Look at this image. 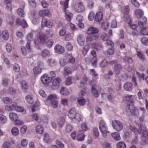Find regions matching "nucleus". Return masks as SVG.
<instances>
[{
  "label": "nucleus",
  "instance_id": "1",
  "mask_svg": "<svg viewBox=\"0 0 148 148\" xmlns=\"http://www.w3.org/2000/svg\"><path fill=\"white\" fill-rule=\"evenodd\" d=\"M110 63L112 65L114 66V71L116 75H119L122 69L121 65L119 64L116 60L110 61Z\"/></svg>",
  "mask_w": 148,
  "mask_h": 148
},
{
  "label": "nucleus",
  "instance_id": "2",
  "mask_svg": "<svg viewBox=\"0 0 148 148\" xmlns=\"http://www.w3.org/2000/svg\"><path fill=\"white\" fill-rule=\"evenodd\" d=\"M57 97L55 95H50L46 99L47 101H49L52 107L54 108H56L58 106V101L57 100Z\"/></svg>",
  "mask_w": 148,
  "mask_h": 148
},
{
  "label": "nucleus",
  "instance_id": "3",
  "mask_svg": "<svg viewBox=\"0 0 148 148\" xmlns=\"http://www.w3.org/2000/svg\"><path fill=\"white\" fill-rule=\"evenodd\" d=\"M99 129L103 136H106L107 134L109 133L108 131L107 126L105 122L103 120L100 121L99 124Z\"/></svg>",
  "mask_w": 148,
  "mask_h": 148
},
{
  "label": "nucleus",
  "instance_id": "4",
  "mask_svg": "<svg viewBox=\"0 0 148 148\" xmlns=\"http://www.w3.org/2000/svg\"><path fill=\"white\" fill-rule=\"evenodd\" d=\"M112 125L113 128L117 132H119L123 129V125L122 123L119 121L113 120L112 121Z\"/></svg>",
  "mask_w": 148,
  "mask_h": 148
},
{
  "label": "nucleus",
  "instance_id": "5",
  "mask_svg": "<svg viewBox=\"0 0 148 148\" xmlns=\"http://www.w3.org/2000/svg\"><path fill=\"white\" fill-rule=\"evenodd\" d=\"M74 9L76 12L80 13L85 11V7L82 3L80 2L75 5Z\"/></svg>",
  "mask_w": 148,
  "mask_h": 148
},
{
  "label": "nucleus",
  "instance_id": "6",
  "mask_svg": "<svg viewBox=\"0 0 148 148\" xmlns=\"http://www.w3.org/2000/svg\"><path fill=\"white\" fill-rule=\"evenodd\" d=\"M126 111L128 114L134 113L135 111V107L134 105V101H132L130 104L128 105L126 108Z\"/></svg>",
  "mask_w": 148,
  "mask_h": 148
},
{
  "label": "nucleus",
  "instance_id": "7",
  "mask_svg": "<svg viewBox=\"0 0 148 148\" xmlns=\"http://www.w3.org/2000/svg\"><path fill=\"white\" fill-rule=\"evenodd\" d=\"M99 32V29L93 27H89L86 31L87 34L89 35L95 34L98 33Z\"/></svg>",
  "mask_w": 148,
  "mask_h": 148
},
{
  "label": "nucleus",
  "instance_id": "8",
  "mask_svg": "<svg viewBox=\"0 0 148 148\" xmlns=\"http://www.w3.org/2000/svg\"><path fill=\"white\" fill-rule=\"evenodd\" d=\"M60 77H57L53 79L52 84V88L53 89H56L60 85L61 81Z\"/></svg>",
  "mask_w": 148,
  "mask_h": 148
},
{
  "label": "nucleus",
  "instance_id": "9",
  "mask_svg": "<svg viewBox=\"0 0 148 148\" xmlns=\"http://www.w3.org/2000/svg\"><path fill=\"white\" fill-rule=\"evenodd\" d=\"M37 37L40 42L42 44H45L47 39L46 36L44 33L39 32L37 34Z\"/></svg>",
  "mask_w": 148,
  "mask_h": 148
},
{
  "label": "nucleus",
  "instance_id": "10",
  "mask_svg": "<svg viewBox=\"0 0 148 148\" xmlns=\"http://www.w3.org/2000/svg\"><path fill=\"white\" fill-rule=\"evenodd\" d=\"M41 81L44 84L49 83L52 80V78L48 77L47 74H44L41 77Z\"/></svg>",
  "mask_w": 148,
  "mask_h": 148
},
{
  "label": "nucleus",
  "instance_id": "11",
  "mask_svg": "<svg viewBox=\"0 0 148 148\" xmlns=\"http://www.w3.org/2000/svg\"><path fill=\"white\" fill-rule=\"evenodd\" d=\"M77 41L80 46H83L84 45L85 41V38L84 36L82 34L79 35L77 37Z\"/></svg>",
  "mask_w": 148,
  "mask_h": 148
},
{
  "label": "nucleus",
  "instance_id": "12",
  "mask_svg": "<svg viewBox=\"0 0 148 148\" xmlns=\"http://www.w3.org/2000/svg\"><path fill=\"white\" fill-rule=\"evenodd\" d=\"M76 113L75 109L74 108H72L69 111L68 116L71 119H74Z\"/></svg>",
  "mask_w": 148,
  "mask_h": 148
},
{
  "label": "nucleus",
  "instance_id": "13",
  "mask_svg": "<svg viewBox=\"0 0 148 148\" xmlns=\"http://www.w3.org/2000/svg\"><path fill=\"white\" fill-rule=\"evenodd\" d=\"M124 89L126 91H131L133 88V86L130 82H127L124 84L123 86Z\"/></svg>",
  "mask_w": 148,
  "mask_h": 148
},
{
  "label": "nucleus",
  "instance_id": "14",
  "mask_svg": "<svg viewBox=\"0 0 148 148\" xmlns=\"http://www.w3.org/2000/svg\"><path fill=\"white\" fill-rule=\"evenodd\" d=\"M16 24L17 25H21L23 28L27 27L28 25L26 21L24 19H23L21 21L19 18H17Z\"/></svg>",
  "mask_w": 148,
  "mask_h": 148
},
{
  "label": "nucleus",
  "instance_id": "15",
  "mask_svg": "<svg viewBox=\"0 0 148 148\" xmlns=\"http://www.w3.org/2000/svg\"><path fill=\"white\" fill-rule=\"evenodd\" d=\"M56 52L58 53L62 54L64 51V48L60 45H57L54 48Z\"/></svg>",
  "mask_w": 148,
  "mask_h": 148
},
{
  "label": "nucleus",
  "instance_id": "16",
  "mask_svg": "<svg viewBox=\"0 0 148 148\" xmlns=\"http://www.w3.org/2000/svg\"><path fill=\"white\" fill-rule=\"evenodd\" d=\"M103 14L102 12H97L96 13L95 19L97 22H100L102 19Z\"/></svg>",
  "mask_w": 148,
  "mask_h": 148
},
{
  "label": "nucleus",
  "instance_id": "17",
  "mask_svg": "<svg viewBox=\"0 0 148 148\" xmlns=\"http://www.w3.org/2000/svg\"><path fill=\"white\" fill-rule=\"evenodd\" d=\"M25 5L23 4L20 5V8L17 10V12L18 15L23 17L24 15L23 9L24 8Z\"/></svg>",
  "mask_w": 148,
  "mask_h": 148
},
{
  "label": "nucleus",
  "instance_id": "18",
  "mask_svg": "<svg viewBox=\"0 0 148 148\" xmlns=\"http://www.w3.org/2000/svg\"><path fill=\"white\" fill-rule=\"evenodd\" d=\"M141 35H148V27H143L140 29V32Z\"/></svg>",
  "mask_w": 148,
  "mask_h": 148
},
{
  "label": "nucleus",
  "instance_id": "19",
  "mask_svg": "<svg viewBox=\"0 0 148 148\" xmlns=\"http://www.w3.org/2000/svg\"><path fill=\"white\" fill-rule=\"evenodd\" d=\"M135 97L134 95H126L123 97V99L125 101H130V103L132 101H133Z\"/></svg>",
  "mask_w": 148,
  "mask_h": 148
},
{
  "label": "nucleus",
  "instance_id": "20",
  "mask_svg": "<svg viewBox=\"0 0 148 148\" xmlns=\"http://www.w3.org/2000/svg\"><path fill=\"white\" fill-rule=\"evenodd\" d=\"M99 38V36L97 35L88 36L86 38V41L88 42H91Z\"/></svg>",
  "mask_w": 148,
  "mask_h": 148
},
{
  "label": "nucleus",
  "instance_id": "21",
  "mask_svg": "<svg viewBox=\"0 0 148 148\" xmlns=\"http://www.w3.org/2000/svg\"><path fill=\"white\" fill-rule=\"evenodd\" d=\"M128 127L131 131L134 133L135 135H137L140 133V132L136 127L132 125H129Z\"/></svg>",
  "mask_w": 148,
  "mask_h": 148
},
{
  "label": "nucleus",
  "instance_id": "22",
  "mask_svg": "<svg viewBox=\"0 0 148 148\" xmlns=\"http://www.w3.org/2000/svg\"><path fill=\"white\" fill-rule=\"evenodd\" d=\"M8 24L9 25H12L13 24L14 20L13 18L11 15H8L6 18Z\"/></svg>",
  "mask_w": 148,
  "mask_h": 148
},
{
  "label": "nucleus",
  "instance_id": "23",
  "mask_svg": "<svg viewBox=\"0 0 148 148\" xmlns=\"http://www.w3.org/2000/svg\"><path fill=\"white\" fill-rule=\"evenodd\" d=\"M60 93L63 95H67L69 94V92L67 89L65 87H62L60 90Z\"/></svg>",
  "mask_w": 148,
  "mask_h": 148
},
{
  "label": "nucleus",
  "instance_id": "24",
  "mask_svg": "<svg viewBox=\"0 0 148 148\" xmlns=\"http://www.w3.org/2000/svg\"><path fill=\"white\" fill-rule=\"evenodd\" d=\"M135 13L138 19L140 18L143 14V12L142 11L139 9L136 10L135 11Z\"/></svg>",
  "mask_w": 148,
  "mask_h": 148
},
{
  "label": "nucleus",
  "instance_id": "25",
  "mask_svg": "<svg viewBox=\"0 0 148 148\" xmlns=\"http://www.w3.org/2000/svg\"><path fill=\"white\" fill-rule=\"evenodd\" d=\"M50 55V53L49 50L47 49L44 50L41 53V56L44 58H46Z\"/></svg>",
  "mask_w": 148,
  "mask_h": 148
},
{
  "label": "nucleus",
  "instance_id": "26",
  "mask_svg": "<svg viewBox=\"0 0 148 148\" xmlns=\"http://www.w3.org/2000/svg\"><path fill=\"white\" fill-rule=\"evenodd\" d=\"M77 102L80 106H83L85 104L86 100L83 97H79L78 99Z\"/></svg>",
  "mask_w": 148,
  "mask_h": 148
},
{
  "label": "nucleus",
  "instance_id": "27",
  "mask_svg": "<svg viewBox=\"0 0 148 148\" xmlns=\"http://www.w3.org/2000/svg\"><path fill=\"white\" fill-rule=\"evenodd\" d=\"M2 37L4 40H7L9 38L8 31L7 30L3 31L2 34Z\"/></svg>",
  "mask_w": 148,
  "mask_h": 148
},
{
  "label": "nucleus",
  "instance_id": "28",
  "mask_svg": "<svg viewBox=\"0 0 148 148\" xmlns=\"http://www.w3.org/2000/svg\"><path fill=\"white\" fill-rule=\"evenodd\" d=\"M26 100L29 104H32L34 102L32 95H28L26 97Z\"/></svg>",
  "mask_w": 148,
  "mask_h": 148
},
{
  "label": "nucleus",
  "instance_id": "29",
  "mask_svg": "<svg viewBox=\"0 0 148 148\" xmlns=\"http://www.w3.org/2000/svg\"><path fill=\"white\" fill-rule=\"evenodd\" d=\"M69 0H66L65 1H61L60 4L61 5H63V9L64 11L66 10V9L68 7V4Z\"/></svg>",
  "mask_w": 148,
  "mask_h": 148
},
{
  "label": "nucleus",
  "instance_id": "30",
  "mask_svg": "<svg viewBox=\"0 0 148 148\" xmlns=\"http://www.w3.org/2000/svg\"><path fill=\"white\" fill-rule=\"evenodd\" d=\"M140 41L143 45L148 46V38L145 37H143L141 38Z\"/></svg>",
  "mask_w": 148,
  "mask_h": 148
},
{
  "label": "nucleus",
  "instance_id": "31",
  "mask_svg": "<svg viewBox=\"0 0 148 148\" xmlns=\"http://www.w3.org/2000/svg\"><path fill=\"white\" fill-rule=\"evenodd\" d=\"M64 12H65V14L67 21H70L73 15L72 13L69 12L68 10H66Z\"/></svg>",
  "mask_w": 148,
  "mask_h": 148
},
{
  "label": "nucleus",
  "instance_id": "32",
  "mask_svg": "<svg viewBox=\"0 0 148 148\" xmlns=\"http://www.w3.org/2000/svg\"><path fill=\"white\" fill-rule=\"evenodd\" d=\"M35 128L36 132L38 133L41 134L43 132V127L41 125H37Z\"/></svg>",
  "mask_w": 148,
  "mask_h": 148
},
{
  "label": "nucleus",
  "instance_id": "33",
  "mask_svg": "<svg viewBox=\"0 0 148 148\" xmlns=\"http://www.w3.org/2000/svg\"><path fill=\"white\" fill-rule=\"evenodd\" d=\"M111 136L112 137L116 140H119L121 139L119 134L117 132H114L112 133L111 134Z\"/></svg>",
  "mask_w": 148,
  "mask_h": 148
},
{
  "label": "nucleus",
  "instance_id": "34",
  "mask_svg": "<svg viewBox=\"0 0 148 148\" xmlns=\"http://www.w3.org/2000/svg\"><path fill=\"white\" fill-rule=\"evenodd\" d=\"M28 39V41L26 45V47L27 49L29 51L28 52L31 51H32L31 48L30 47V41L31 40H32L30 35H29L27 37Z\"/></svg>",
  "mask_w": 148,
  "mask_h": 148
},
{
  "label": "nucleus",
  "instance_id": "35",
  "mask_svg": "<svg viewBox=\"0 0 148 148\" xmlns=\"http://www.w3.org/2000/svg\"><path fill=\"white\" fill-rule=\"evenodd\" d=\"M42 13H43L44 14L47 16H50L51 15V13L48 9H46L44 10L40 11L39 12L40 14Z\"/></svg>",
  "mask_w": 148,
  "mask_h": 148
},
{
  "label": "nucleus",
  "instance_id": "36",
  "mask_svg": "<svg viewBox=\"0 0 148 148\" xmlns=\"http://www.w3.org/2000/svg\"><path fill=\"white\" fill-rule=\"evenodd\" d=\"M9 117L12 120H14L18 118L17 115L15 113L11 112L9 114Z\"/></svg>",
  "mask_w": 148,
  "mask_h": 148
},
{
  "label": "nucleus",
  "instance_id": "37",
  "mask_svg": "<svg viewBox=\"0 0 148 148\" xmlns=\"http://www.w3.org/2000/svg\"><path fill=\"white\" fill-rule=\"evenodd\" d=\"M48 64L51 66H54L56 65V62L55 60L52 59H48L47 60Z\"/></svg>",
  "mask_w": 148,
  "mask_h": 148
},
{
  "label": "nucleus",
  "instance_id": "38",
  "mask_svg": "<svg viewBox=\"0 0 148 148\" xmlns=\"http://www.w3.org/2000/svg\"><path fill=\"white\" fill-rule=\"evenodd\" d=\"M73 77L71 76L67 78L65 82V84L66 86H69L72 84V80Z\"/></svg>",
  "mask_w": 148,
  "mask_h": 148
},
{
  "label": "nucleus",
  "instance_id": "39",
  "mask_svg": "<svg viewBox=\"0 0 148 148\" xmlns=\"http://www.w3.org/2000/svg\"><path fill=\"white\" fill-rule=\"evenodd\" d=\"M21 85L22 87L24 89H27L29 88V84L25 80L21 82Z\"/></svg>",
  "mask_w": 148,
  "mask_h": 148
},
{
  "label": "nucleus",
  "instance_id": "40",
  "mask_svg": "<svg viewBox=\"0 0 148 148\" xmlns=\"http://www.w3.org/2000/svg\"><path fill=\"white\" fill-rule=\"evenodd\" d=\"M117 148H126V145L123 142H119L116 144Z\"/></svg>",
  "mask_w": 148,
  "mask_h": 148
},
{
  "label": "nucleus",
  "instance_id": "41",
  "mask_svg": "<svg viewBox=\"0 0 148 148\" xmlns=\"http://www.w3.org/2000/svg\"><path fill=\"white\" fill-rule=\"evenodd\" d=\"M48 21L47 18H43L42 20L41 27H46L47 25Z\"/></svg>",
  "mask_w": 148,
  "mask_h": 148
},
{
  "label": "nucleus",
  "instance_id": "42",
  "mask_svg": "<svg viewBox=\"0 0 148 148\" xmlns=\"http://www.w3.org/2000/svg\"><path fill=\"white\" fill-rule=\"evenodd\" d=\"M124 19L125 23L130 24L131 22V19L130 16L127 14H125L124 17Z\"/></svg>",
  "mask_w": 148,
  "mask_h": 148
},
{
  "label": "nucleus",
  "instance_id": "43",
  "mask_svg": "<svg viewBox=\"0 0 148 148\" xmlns=\"http://www.w3.org/2000/svg\"><path fill=\"white\" fill-rule=\"evenodd\" d=\"M33 71L34 74H38L40 73L41 71V69L39 67L36 66L34 68Z\"/></svg>",
  "mask_w": 148,
  "mask_h": 148
},
{
  "label": "nucleus",
  "instance_id": "44",
  "mask_svg": "<svg viewBox=\"0 0 148 148\" xmlns=\"http://www.w3.org/2000/svg\"><path fill=\"white\" fill-rule=\"evenodd\" d=\"M12 134L14 136L17 135L19 132L18 129L16 127H13L11 130Z\"/></svg>",
  "mask_w": 148,
  "mask_h": 148
},
{
  "label": "nucleus",
  "instance_id": "45",
  "mask_svg": "<svg viewBox=\"0 0 148 148\" xmlns=\"http://www.w3.org/2000/svg\"><path fill=\"white\" fill-rule=\"evenodd\" d=\"M43 140L46 143H48L50 141V138L47 134L45 133L44 135Z\"/></svg>",
  "mask_w": 148,
  "mask_h": 148
},
{
  "label": "nucleus",
  "instance_id": "46",
  "mask_svg": "<svg viewBox=\"0 0 148 148\" xmlns=\"http://www.w3.org/2000/svg\"><path fill=\"white\" fill-rule=\"evenodd\" d=\"M64 72L68 74H71L72 73V70L70 68L68 67H65L64 69Z\"/></svg>",
  "mask_w": 148,
  "mask_h": 148
},
{
  "label": "nucleus",
  "instance_id": "47",
  "mask_svg": "<svg viewBox=\"0 0 148 148\" xmlns=\"http://www.w3.org/2000/svg\"><path fill=\"white\" fill-rule=\"evenodd\" d=\"M17 111L22 112L23 114H25L26 113V111L22 107L20 106H17L16 108V110Z\"/></svg>",
  "mask_w": 148,
  "mask_h": 148
},
{
  "label": "nucleus",
  "instance_id": "48",
  "mask_svg": "<svg viewBox=\"0 0 148 148\" xmlns=\"http://www.w3.org/2000/svg\"><path fill=\"white\" fill-rule=\"evenodd\" d=\"M91 62L94 67L96 66L97 63V58L95 56L93 57L91 59Z\"/></svg>",
  "mask_w": 148,
  "mask_h": 148
},
{
  "label": "nucleus",
  "instance_id": "49",
  "mask_svg": "<svg viewBox=\"0 0 148 148\" xmlns=\"http://www.w3.org/2000/svg\"><path fill=\"white\" fill-rule=\"evenodd\" d=\"M108 64V62L106 59L103 60L99 64L100 66L102 68H103L106 66Z\"/></svg>",
  "mask_w": 148,
  "mask_h": 148
},
{
  "label": "nucleus",
  "instance_id": "50",
  "mask_svg": "<svg viewBox=\"0 0 148 148\" xmlns=\"http://www.w3.org/2000/svg\"><path fill=\"white\" fill-rule=\"evenodd\" d=\"M7 120L6 117L3 115H2L0 116V123L4 124L5 123Z\"/></svg>",
  "mask_w": 148,
  "mask_h": 148
},
{
  "label": "nucleus",
  "instance_id": "51",
  "mask_svg": "<svg viewBox=\"0 0 148 148\" xmlns=\"http://www.w3.org/2000/svg\"><path fill=\"white\" fill-rule=\"evenodd\" d=\"M9 81V79L8 78L5 79L2 81V84L5 87L7 86L8 85Z\"/></svg>",
  "mask_w": 148,
  "mask_h": 148
},
{
  "label": "nucleus",
  "instance_id": "52",
  "mask_svg": "<svg viewBox=\"0 0 148 148\" xmlns=\"http://www.w3.org/2000/svg\"><path fill=\"white\" fill-rule=\"evenodd\" d=\"M6 48L8 52H10L13 49V48L11 44H7L6 46Z\"/></svg>",
  "mask_w": 148,
  "mask_h": 148
},
{
  "label": "nucleus",
  "instance_id": "53",
  "mask_svg": "<svg viewBox=\"0 0 148 148\" xmlns=\"http://www.w3.org/2000/svg\"><path fill=\"white\" fill-rule=\"evenodd\" d=\"M75 115L74 119H75L78 122L82 120V116L80 114L77 113Z\"/></svg>",
  "mask_w": 148,
  "mask_h": 148
},
{
  "label": "nucleus",
  "instance_id": "54",
  "mask_svg": "<svg viewBox=\"0 0 148 148\" xmlns=\"http://www.w3.org/2000/svg\"><path fill=\"white\" fill-rule=\"evenodd\" d=\"M73 129V127L71 125H68L66 127V131L67 132H71Z\"/></svg>",
  "mask_w": 148,
  "mask_h": 148
},
{
  "label": "nucleus",
  "instance_id": "55",
  "mask_svg": "<svg viewBox=\"0 0 148 148\" xmlns=\"http://www.w3.org/2000/svg\"><path fill=\"white\" fill-rule=\"evenodd\" d=\"M94 14L92 12H90L88 15V19L90 21H92L94 18Z\"/></svg>",
  "mask_w": 148,
  "mask_h": 148
},
{
  "label": "nucleus",
  "instance_id": "56",
  "mask_svg": "<svg viewBox=\"0 0 148 148\" xmlns=\"http://www.w3.org/2000/svg\"><path fill=\"white\" fill-rule=\"evenodd\" d=\"M29 3L30 5L33 8L36 6V4L35 0H28Z\"/></svg>",
  "mask_w": 148,
  "mask_h": 148
},
{
  "label": "nucleus",
  "instance_id": "57",
  "mask_svg": "<svg viewBox=\"0 0 148 148\" xmlns=\"http://www.w3.org/2000/svg\"><path fill=\"white\" fill-rule=\"evenodd\" d=\"M53 43V41L51 39L48 40L46 43V45L48 47H52Z\"/></svg>",
  "mask_w": 148,
  "mask_h": 148
},
{
  "label": "nucleus",
  "instance_id": "58",
  "mask_svg": "<svg viewBox=\"0 0 148 148\" xmlns=\"http://www.w3.org/2000/svg\"><path fill=\"white\" fill-rule=\"evenodd\" d=\"M21 49L23 54L24 56H26L28 53L27 49L24 47H21Z\"/></svg>",
  "mask_w": 148,
  "mask_h": 148
},
{
  "label": "nucleus",
  "instance_id": "59",
  "mask_svg": "<svg viewBox=\"0 0 148 148\" xmlns=\"http://www.w3.org/2000/svg\"><path fill=\"white\" fill-rule=\"evenodd\" d=\"M108 26L109 24L108 22H105L102 24L101 27L104 30H106L108 29Z\"/></svg>",
  "mask_w": 148,
  "mask_h": 148
},
{
  "label": "nucleus",
  "instance_id": "60",
  "mask_svg": "<svg viewBox=\"0 0 148 148\" xmlns=\"http://www.w3.org/2000/svg\"><path fill=\"white\" fill-rule=\"evenodd\" d=\"M13 69L16 72H19L20 71V68L18 65L17 64L15 63L14 65Z\"/></svg>",
  "mask_w": 148,
  "mask_h": 148
},
{
  "label": "nucleus",
  "instance_id": "61",
  "mask_svg": "<svg viewBox=\"0 0 148 148\" xmlns=\"http://www.w3.org/2000/svg\"><path fill=\"white\" fill-rule=\"evenodd\" d=\"M10 145V143L8 142H5L2 145V148H8Z\"/></svg>",
  "mask_w": 148,
  "mask_h": 148
},
{
  "label": "nucleus",
  "instance_id": "62",
  "mask_svg": "<svg viewBox=\"0 0 148 148\" xmlns=\"http://www.w3.org/2000/svg\"><path fill=\"white\" fill-rule=\"evenodd\" d=\"M124 60L126 61L128 64H131L133 62L132 58L130 57H126L124 59Z\"/></svg>",
  "mask_w": 148,
  "mask_h": 148
},
{
  "label": "nucleus",
  "instance_id": "63",
  "mask_svg": "<svg viewBox=\"0 0 148 148\" xmlns=\"http://www.w3.org/2000/svg\"><path fill=\"white\" fill-rule=\"evenodd\" d=\"M28 143V140L26 139H23L21 140V143L23 147H26Z\"/></svg>",
  "mask_w": 148,
  "mask_h": 148
},
{
  "label": "nucleus",
  "instance_id": "64",
  "mask_svg": "<svg viewBox=\"0 0 148 148\" xmlns=\"http://www.w3.org/2000/svg\"><path fill=\"white\" fill-rule=\"evenodd\" d=\"M32 117L34 120L37 121L39 119V117L38 114L34 113L32 115Z\"/></svg>",
  "mask_w": 148,
  "mask_h": 148
}]
</instances>
